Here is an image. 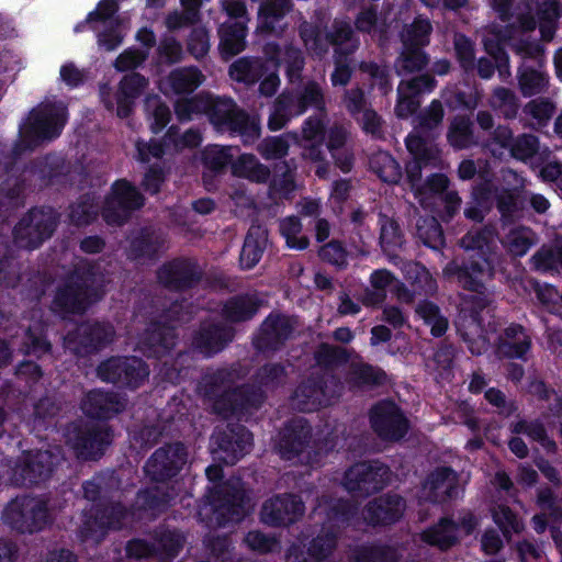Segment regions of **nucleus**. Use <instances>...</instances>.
Instances as JSON below:
<instances>
[{
    "instance_id": "f8f14e48",
    "label": "nucleus",
    "mask_w": 562,
    "mask_h": 562,
    "mask_svg": "<svg viewBox=\"0 0 562 562\" xmlns=\"http://www.w3.org/2000/svg\"><path fill=\"white\" fill-rule=\"evenodd\" d=\"M148 364L136 356H111L97 367V376L120 389L135 391L149 376Z\"/></svg>"
},
{
    "instance_id": "a18cd8bd",
    "label": "nucleus",
    "mask_w": 562,
    "mask_h": 562,
    "mask_svg": "<svg viewBox=\"0 0 562 562\" xmlns=\"http://www.w3.org/2000/svg\"><path fill=\"white\" fill-rule=\"evenodd\" d=\"M349 559L351 562H398L400 553L391 544L373 541L355 546Z\"/></svg>"
},
{
    "instance_id": "69168bd1",
    "label": "nucleus",
    "mask_w": 562,
    "mask_h": 562,
    "mask_svg": "<svg viewBox=\"0 0 562 562\" xmlns=\"http://www.w3.org/2000/svg\"><path fill=\"white\" fill-rule=\"evenodd\" d=\"M166 139L170 143L172 153H180L187 148L194 149L202 143V134L199 128L190 127L184 133H180L178 125H171L166 132Z\"/></svg>"
},
{
    "instance_id": "f704fd0d",
    "label": "nucleus",
    "mask_w": 562,
    "mask_h": 562,
    "mask_svg": "<svg viewBox=\"0 0 562 562\" xmlns=\"http://www.w3.org/2000/svg\"><path fill=\"white\" fill-rule=\"evenodd\" d=\"M531 337L518 323H510L497 338V351L507 359H526L531 349Z\"/></svg>"
},
{
    "instance_id": "3c124183",
    "label": "nucleus",
    "mask_w": 562,
    "mask_h": 562,
    "mask_svg": "<svg viewBox=\"0 0 562 562\" xmlns=\"http://www.w3.org/2000/svg\"><path fill=\"white\" fill-rule=\"evenodd\" d=\"M429 63V56L422 47L402 44V49L394 61L398 76L422 71Z\"/></svg>"
},
{
    "instance_id": "a211bd4d",
    "label": "nucleus",
    "mask_w": 562,
    "mask_h": 562,
    "mask_svg": "<svg viewBox=\"0 0 562 562\" xmlns=\"http://www.w3.org/2000/svg\"><path fill=\"white\" fill-rule=\"evenodd\" d=\"M156 278L164 289L186 293L200 285L204 270L195 258L179 256L165 261L157 269Z\"/></svg>"
},
{
    "instance_id": "f257e3e1",
    "label": "nucleus",
    "mask_w": 562,
    "mask_h": 562,
    "mask_svg": "<svg viewBox=\"0 0 562 562\" xmlns=\"http://www.w3.org/2000/svg\"><path fill=\"white\" fill-rule=\"evenodd\" d=\"M105 283L99 263L80 259L55 288L48 308L60 319L81 316L104 297Z\"/></svg>"
},
{
    "instance_id": "a878e982",
    "label": "nucleus",
    "mask_w": 562,
    "mask_h": 562,
    "mask_svg": "<svg viewBox=\"0 0 562 562\" xmlns=\"http://www.w3.org/2000/svg\"><path fill=\"white\" fill-rule=\"evenodd\" d=\"M234 327L223 323L202 322L193 333L191 345L205 358L223 351L235 338Z\"/></svg>"
},
{
    "instance_id": "6ab92c4d",
    "label": "nucleus",
    "mask_w": 562,
    "mask_h": 562,
    "mask_svg": "<svg viewBox=\"0 0 562 562\" xmlns=\"http://www.w3.org/2000/svg\"><path fill=\"white\" fill-rule=\"evenodd\" d=\"M390 468L378 461L351 465L344 474V487L355 497H368L381 492L390 482Z\"/></svg>"
},
{
    "instance_id": "c756f323",
    "label": "nucleus",
    "mask_w": 562,
    "mask_h": 562,
    "mask_svg": "<svg viewBox=\"0 0 562 562\" xmlns=\"http://www.w3.org/2000/svg\"><path fill=\"white\" fill-rule=\"evenodd\" d=\"M312 439V427L305 418H293L284 424L279 432L278 449L281 457L292 460L308 447Z\"/></svg>"
},
{
    "instance_id": "4be33fe9",
    "label": "nucleus",
    "mask_w": 562,
    "mask_h": 562,
    "mask_svg": "<svg viewBox=\"0 0 562 562\" xmlns=\"http://www.w3.org/2000/svg\"><path fill=\"white\" fill-rule=\"evenodd\" d=\"M251 431L241 424L227 425L212 435L213 453L226 465L236 464L252 446Z\"/></svg>"
},
{
    "instance_id": "6e6552de",
    "label": "nucleus",
    "mask_w": 562,
    "mask_h": 562,
    "mask_svg": "<svg viewBox=\"0 0 562 562\" xmlns=\"http://www.w3.org/2000/svg\"><path fill=\"white\" fill-rule=\"evenodd\" d=\"M66 438L78 459L98 461L112 445L114 430L106 424L77 420L67 427Z\"/></svg>"
},
{
    "instance_id": "20e7f679",
    "label": "nucleus",
    "mask_w": 562,
    "mask_h": 562,
    "mask_svg": "<svg viewBox=\"0 0 562 562\" xmlns=\"http://www.w3.org/2000/svg\"><path fill=\"white\" fill-rule=\"evenodd\" d=\"M467 256L456 258L443 268L448 278L470 292H482L486 279L494 276V259L490 240L483 231L468 232L460 240Z\"/></svg>"
},
{
    "instance_id": "79ce46f5",
    "label": "nucleus",
    "mask_w": 562,
    "mask_h": 562,
    "mask_svg": "<svg viewBox=\"0 0 562 562\" xmlns=\"http://www.w3.org/2000/svg\"><path fill=\"white\" fill-rule=\"evenodd\" d=\"M247 26L241 22L223 24L218 29V52L224 60H229L246 47Z\"/></svg>"
},
{
    "instance_id": "2f4dec72",
    "label": "nucleus",
    "mask_w": 562,
    "mask_h": 562,
    "mask_svg": "<svg viewBox=\"0 0 562 562\" xmlns=\"http://www.w3.org/2000/svg\"><path fill=\"white\" fill-rule=\"evenodd\" d=\"M263 303L257 292L237 293L224 301L221 316L229 324L247 323L259 313Z\"/></svg>"
},
{
    "instance_id": "de8ad7c7",
    "label": "nucleus",
    "mask_w": 562,
    "mask_h": 562,
    "mask_svg": "<svg viewBox=\"0 0 562 562\" xmlns=\"http://www.w3.org/2000/svg\"><path fill=\"white\" fill-rule=\"evenodd\" d=\"M233 155L231 147L220 145H207L201 153V161L206 171L203 172V181L207 184L209 173L214 176L224 173L232 164Z\"/></svg>"
},
{
    "instance_id": "774afa93",
    "label": "nucleus",
    "mask_w": 562,
    "mask_h": 562,
    "mask_svg": "<svg viewBox=\"0 0 562 562\" xmlns=\"http://www.w3.org/2000/svg\"><path fill=\"white\" fill-rule=\"evenodd\" d=\"M358 69L369 76L372 87L375 86L382 95L392 91L391 72L387 66H381L373 60H362Z\"/></svg>"
},
{
    "instance_id": "b1692460",
    "label": "nucleus",
    "mask_w": 562,
    "mask_h": 562,
    "mask_svg": "<svg viewBox=\"0 0 562 562\" xmlns=\"http://www.w3.org/2000/svg\"><path fill=\"white\" fill-rule=\"evenodd\" d=\"M294 325L285 314L271 312L260 324L258 334L252 339L255 349L259 352L280 351L292 337Z\"/></svg>"
},
{
    "instance_id": "f03ea898",
    "label": "nucleus",
    "mask_w": 562,
    "mask_h": 562,
    "mask_svg": "<svg viewBox=\"0 0 562 562\" xmlns=\"http://www.w3.org/2000/svg\"><path fill=\"white\" fill-rule=\"evenodd\" d=\"M205 475L214 485L209 488L203 504L199 505L198 517L209 528H225L245 519L248 515V496L239 481H224L223 468L211 464Z\"/></svg>"
},
{
    "instance_id": "412c9836",
    "label": "nucleus",
    "mask_w": 562,
    "mask_h": 562,
    "mask_svg": "<svg viewBox=\"0 0 562 562\" xmlns=\"http://www.w3.org/2000/svg\"><path fill=\"white\" fill-rule=\"evenodd\" d=\"M519 52L524 54V60L516 74L519 92L525 98L546 93L549 89L550 77L544 61L539 58L540 46L525 44L519 47Z\"/></svg>"
},
{
    "instance_id": "bb28decb",
    "label": "nucleus",
    "mask_w": 562,
    "mask_h": 562,
    "mask_svg": "<svg viewBox=\"0 0 562 562\" xmlns=\"http://www.w3.org/2000/svg\"><path fill=\"white\" fill-rule=\"evenodd\" d=\"M406 508L405 499L386 493L369 501L363 508V518L371 527H387L401 520Z\"/></svg>"
},
{
    "instance_id": "8fccbe9b",
    "label": "nucleus",
    "mask_w": 562,
    "mask_h": 562,
    "mask_svg": "<svg viewBox=\"0 0 562 562\" xmlns=\"http://www.w3.org/2000/svg\"><path fill=\"white\" fill-rule=\"evenodd\" d=\"M203 78L198 67L190 66L171 70L167 80L176 94H190L201 86Z\"/></svg>"
},
{
    "instance_id": "864d4df0",
    "label": "nucleus",
    "mask_w": 562,
    "mask_h": 562,
    "mask_svg": "<svg viewBox=\"0 0 562 562\" xmlns=\"http://www.w3.org/2000/svg\"><path fill=\"white\" fill-rule=\"evenodd\" d=\"M535 271L558 277L562 273V246L541 247L531 257Z\"/></svg>"
},
{
    "instance_id": "0eeeda50",
    "label": "nucleus",
    "mask_w": 562,
    "mask_h": 562,
    "mask_svg": "<svg viewBox=\"0 0 562 562\" xmlns=\"http://www.w3.org/2000/svg\"><path fill=\"white\" fill-rule=\"evenodd\" d=\"M128 514L127 506L120 501L93 504L77 530V538L81 543L97 546L109 531L123 529Z\"/></svg>"
},
{
    "instance_id": "e2e57ef3",
    "label": "nucleus",
    "mask_w": 562,
    "mask_h": 562,
    "mask_svg": "<svg viewBox=\"0 0 562 562\" xmlns=\"http://www.w3.org/2000/svg\"><path fill=\"white\" fill-rule=\"evenodd\" d=\"M496 209L505 221L513 220L525 210L526 199L512 189H502L495 194Z\"/></svg>"
},
{
    "instance_id": "72a5a7b5",
    "label": "nucleus",
    "mask_w": 562,
    "mask_h": 562,
    "mask_svg": "<svg viewBox=\"0 0 562 562\" xmlns=\"http://www.w3.org/2000/svg\"><path fill=\"white\" fill-rule=\"evenodd\" d=\"M293 9L291 0H262L258 9L257 32L263 35H282V20Z\"/></svg>"
},
{
    "instance_id": "338daca9",
    "label": "nucleus",
    "mask_w": 562,
    "mask_h": 562,
    "mask_svg": "<svg viewBox=\"0 0 562 562\" xmlns=\"http://www.w3.org/2000/svg\"><path fill=\"white\" fill-rule=\"evenodd\" d=\"M234 373L228 368H217L203 375L202 386L206 400L214 397L218 393L232 387Z\"/></svg>"
},
{
    "instance_id": "09e8293b",
    "label": "nucleus",
    "mask_w": 562,
    "mask_h": 562,
    "mask_svg": "<svg viewBox=\"0 0 562 562\" xmlns=\"http://www.w3.org/2000/svg\"><path fill=\"white\" fill-rule=\"evenodd\" d=\"M447 142L454 149H467L476 144L473 122L467 115H457L449 124Z\"/></svg>"
},
{
    "instance_id": "5fc2aeb1",
    "label": "nucleus",
    "mask_w": 562,
    "mask_h": 562,
    "mask_svg": "<svg viewBox=\"0 0 562 562\" xmlns=\"http://www.w3.org/2000/svg\"><path fill=\"white\" fill-rule=\"evenodd\" d=\"M98 214V203L91 193L79 195L77 201L69 205V222L76 227L90 225L97 220Z\"/></svg>"
},
{
    "instance_id": "603ef678",
    "label": "nucleus",
    "mask_w": 562,
    "mask_h": 562,
    "mask_svg": "<svg viewBox=\"0 0 562 562\" xmlns=\"http://www.w3.org/2000/svg\"><path fill=\"white\" fill-rule=\"evenodd\" d=\"M60 411V404L55 398L49 396L41 397L33 405L31 417L33 429L41 431L55 426Z\"/></svg>"
},
{
    "instance_id": "052dcab7",
    "label": "nucleus",
    "mask_w": 562,
    "mask_h": 562,
    "mask_svg": "<svg viewBox=\"0 0 562 562\" xmlns=\"http://www.w3.org/2000/svg\"><path fill=\"white\" fill-rule=\"evenodd\" d=\"M300 135L296 132H288L279 136H269L258 145V151L266 160L281 159L288 155L290 143H299Z\"/></svg>"
},
{
    "instance_id": "a19ab883",
    "label": "nucleus",
    "mask_w": 562,
    "mask_h": 562,
    "mask_svg": "<svg viewBox=\"0 0 562 562\" xmlns=\"http://www.w3.org/2000/svg\"><path fill=\"white\" fill-rule=\"evenodd\" d=\"M459 524L452 517L443 516L437 524L426 528L420 533L423 542L440 551H448L459 543Z\"/></svg>"
},
{
    "instance_id": "680f3d73",
    "label": "nucleus",
    "mask_w": 562,
    "mask_h": 562,
    "mask_svg": "<svg viewBox=\"0 0 562 562\" xmlns=\"http://www.w3.org/2000/svg\"><path fill=\"white\" fill-rule=\"evenodd\" d=\"M350 351L341 346L322 342L314 353L316 363L324 369H336L349 362Z\"/></svg>"
},
{
    "instance_id": "39448f33",
    "label": "nucleus",
    "mask_w": 562,
    "mask_h": 562,
    "mask_svg": "<svg viewBox=\"0 0 562 562\" xmlns=\"http://www.w3.org/2000/svg\"><path fill=\"white\" fill-rule=\"evenodd\" d=\"M299 35L308 53L317 58L325 57L329 47H334V55L349 57L360 46L353 26L346 19L336 18L329 26L323 20L303 21Z\"/></svg>"
},
{
    "instance_id": "dca6fc26",
    "label": "nucleus",
    "mask_w": 562,
    "mask_h": 562,
    "mask_svg": "<svg viewBox=\"0 0 562 562\" xmlns=\"http://www.w3.org/2000/svg\"><path fill=\"white\" fill-rule=\"evenodd\" d=\"M267 400L266 392L254 384H241L209 398L212 411L223 419L239 417L252 409H259Z\"/></svg>"
},
{
    "instance_id": "6e6d98bb",
    "label": "nucleus",
    "mask_w": 562,
    "mask_h": 562,
    "mask_svg": "<svg viewBox=\"0 0 562 562\" xmlns=\"http://www.w3.org/2000/svg\"><path fill=\"white\" fill-rule=\"evenodd\" d=\"M338 532L334 529L321 528V531L307 544L306 553L310 562L325 561L336 549Z\"/></svg>"
},
{
    "instance_id": "7ed1b4c3",
    "label": "nucleus",
    "mask_w": 562,
    "mask_h": 562,
    "mask_svg": "<svg viewBox=\"0 0 562 562\" xmlns=\"http://www.w3.org/2000/svg\"><path fill=\"white\" fill-rule=\"evenodd\" d=\"M69 168L63 156L47 153L32 159L18 176H9L0 183V220L8 216L11 209L18 205L25 191L31 188L27 181H34L38 189L63 183Z\"/></svg>"
},
{
    "instance_id": "c85d7f7f",
    "label": "nucleus",
    "mask_w": 562,
    "mask_h": 562,
    "mask_svg": "<svg viewBox=\"0 0 562 562\" xmlns=\"http://www.w3.org/2000/svg\"><path fill=\"white\" fill-rule=\"evenodd\" d=\"M166 244L160 231L151 226H143L128 237L127 258L135 262L155 261L159 258Z\"/></svg>"
},
{
    "instance_id": "5701e85b",
    "label": "nucleus",
    "mask_w": 562,
    "mask_h": 562,
    "mask_svg": "<svg viewBox=\"0 0 562 562\" xmlns=\"http://www.w3.org/2000/svg\"><path fill=\"white\" fill-rule=\"evenodd\" d=\"M305 513L302 497L294 493L277 494L267 499L260 512L261 521L270 527H288Z\"/></svg>"
},
{
    "instance_id": "4c0bfd02",
    "label": "nucleus",
    "mask_w": 562,
    "mask_h": 562,
    "mask_svg": "<svg viewBox=\"0 0 562 562\" xmlns=\"http://www.w3.org/2000/svg\"><path fill=\"white\" fill-rule=\"evenodd\" d=\"M426 485L434 503H446L458 494V473L451 467H437L427 475Z\"/></svg>"
},
{
    "instance_id": "aec40b11",
    "label": "nucleus",
    "mask_w": 562,
    "mask_h": 562,
    "mask_svg": "<svg viewBox=\"0 0 562 562\" xmlns=\"http://www.w3.org/2000/svg\"><path fill=\"white\" fill-rule=\"evenodd\" d=\"M114 336L115 330L110 323L83 321L68 331L65 341L74 355L88 357L105 349Z\"/></svg>"
},
{
    "instance_id": "2eb2a0df",
    "label": "nucleus",
    "mask_w": 562,
    "mask_h": 562,
    "mask_svg": "<svg viewBox=\"0 0 562 562\" xmlns=\"http://www.w3.org/2000/svg\"><path fill=\"white\" fill-rule=\"evenodd\" d=\"M144 204L145 196L132 182L126 179H117L112 183L110 192L104 199L101 215L108 225L122 226Z\"/></svg>"
},
{
    "instance_id": "ea45409f",
    "label": "nucleus",
    "mask_w": 562,
    "mask_h": 562,
    "mask_svg": "<svg viewBox=\"0 0 562 562\" xmlns=\"http://www.w3.org/2000/svg\"><path fill=\"white\" fill-rule=\"evenodd\" d=\"M204 112L210 123L221 132H228L241 109L232 98L210 97L205 100Z\"/></svg>"
},
{
    "instance_id": "4468645a",
    "label": "nucleus",
    "mask_w": 562,
    "mask_h": 562,
    "mask_svg": "<svg viewBox=\"0 0 562 562\" xmlns=\"http://www.w3.org/2000/svg\"><path fill=\"white\" fill-rule=\"evenodd\" d=\"M60 451H23L12 469L11 481L16 486L32 487L46 482L60 463Z\"/></svg>"
},
{
    "instance_id": "0e129e2a",
    "label": "nucleus",
    "mask_w": 562,
    "mask_h": 562,
    "mask_svg": "<svg viewBox=\"0 0 562 562\" xmlns=\"http://www.w3.org/2000/svg\"><path fill=\"white\" fill-rule=\"evenodd\" d=\"M21 350L26 356L41 358L50 352L52 344L41 326H29L22 339Z\"/></svg>"
},
{
    "instance_id": "473e14b6",
    "label": "nucleus",
    "mask_w": 562,
    "mask_h": 562,
    "mask_svg": "<svg viewBox=\"0 0 562 562\" xmlns=\"http://www.w3.org/2000/svg\"><path fill=\"white\" fill-rule=\"evenodd\" d=\"M318 508L324 514L323 528L334 529L338 535L340 530L352 521L358 513V507L346 498H333L323 495L318 498Z\"/></svg>"
},
{
    "instance_id": "c9c22d12",
    "label": "nucleus",
    "mask_w": 562,
    "mask_h": 562,
    "mask_svg": "<svg viewBox=\"0 0 562 562\" xmlns=\"http://www.w3.org/2000/svg\"><path fill=\"white\" fill-rule=\"evenodd\" d=\"M289 99L290 105L293 109L294 115H302L308 109H314L317 112H326V101L322 87L315 80L306 81L302 87L292 91H283Z\"/></svg>"
},
{
    "instance_id": "7c9ffc66",
    "label": "nucleus",
    "mask_w": 562,
    "mask_h": 562,
    "mask_svg": "<svg viewBox=\"0 0 562 562\" xmlns=\"http://www.w3.org/2000/svg\"><path fill=\"white\" fill-rule=\"evenodd\" d=\"M171 501V493L158 485L139 488L132 505L127 507L128 518L156 517L168 509Z\"/></svg>"
},
{
    "instance_id": "9d476101",
    "label": "nucleus",
    "mask_w": 562,
    "mask_h": 562,
    "mask_svg": "<svg viewBox=\"0 0 562 562\" xmlns=\"http://www.w3.org/2000/svg\"><path fill=\"white\" fill-rule=\"evenodd\" d=\"M58 223L59 213L53 206L32 207L13 227V241L19 248L36 249L52 237Z\"/></svg>"
},
{
    "instance_id": "f3484780",
    "label": "nucleus",
    "mask_w": 562,
    "mask_h": 562,
    "mask_svg": "<svg viewBox=\"0 0 562 562\" xmlns=\"http://www.w3.org/2000/svg\"><path fill=\"white\" fill-rule=\"evenodd\" d=\"M369 423L372 431L384 442H400L411 428L409 419L391 398L380 400L371 406Z\"/></svg>"
},
{
    "instance_id": "4d7b16f0",
    "label": "nucleus",
    "mask_w": 562,
    "mask_h": 562,
    "mask_svg": "<svg viewBox=\"0 0 562 562\" xmlns=\"http://www.w3.org/2000/svg\"><path fill=\"white\" fill-rule=\"evenodd\" d=\"M370 167L372 171L386 183L396 184L403 177L400 162L389 153L379 151L371 156Z\"/></svg>"
},
{
    "instance_id": "c03bdc74",
    "label": "nucleus",
    "mask_w": 562,
    "mask_h": 562,
    "mask_svg": "<svg viewBox=\"0 0 562 562\" xmlns=\"http://www.w3.org/2000/svg\"><path fill=\"white\" fill-rule=\"evenodd\" d=\"M155 555L162 562H171L178 557L184 544L183 535L166 526H159L154 530Z\"/></svg>"
},
{
    "instance_id": "ddd939ff",
    "label": "nucleus",
    "mask_w": 562,
    "mask_h": 562,
    "mask_svg": "<svg viewBox=\"0 0 562 562\" xmlns=\"http://www.w3.org/2000/svg\"><path fill=\"white\" fill-rule=\"evenodd\" d=\"M340 381L335 376L312 373L302 380L291 395L293 406L303 413L318 411L330 405L331 400L339 397Z\"/></svg>"
},
{
    "instance_id": "58836bf2",
    "label": "nucleus",
    "mask_w": 562,
    "mask_h": 562,
    "mask_svg": "<svg viewBox=\"0 0 562 562\" xmlns=\"http://www.w3.org/2000/svg\"><path fill=\"white\" fill-rule=\"evenodd\" d=\"M347 381L352 389L373 391L385 386L389 376L382 368L360 361L351 363Z\"/></svg>"
},
{
    "instance_id": "393cba45",
    "label": "nucleus",
    "mask_w": 562,
    "mask_h": 562,
    "mask_svg": "<svg viewBox=\"0 0 562 562\" xmlns=\"http://www.w3.org/2000/svg\"><path fill=\"white\" fill-rule=\"evenodd\" d=\"M126 407V398L114 391L92 389L88 391L81 402L80 409L89 420L106 422L114 418Z\"/></svg>"
},
{
    "instance_id": "13d9d810",
    "label": "nucleus",
    "mask_w": 562,
    "mask_h": 562,
    "mask_svg": "<svg viewBox=\"0 0 562 562\" xmlns=\"http://www.w3.org/2000/svg\"><path fill=\"white\" fill-rule=\"evenodd\" d=\"M416 314L424 324L430 327V334L435 338L442 337L449 327L448 318L441 313L440 307L432 301L423 300L416 306Z\"/></svg>"
},
{
    "instance_id": "9b49d317",
    "label": "nucleus",
    "mask_w": 562,
    "mask_h": 562,
    "mask_svg": "<svg viewBox=\"0 0 562 562\" xmlns=\"http://www.w3.org/2000/svg\"><path fill=\"white\" fill-rule=\"evenodd\" d=\"M189 460V451L182 441L166 442L157 448L144 464L145 476L156 484L177 482Z\"/></svg>"
},
{
    "instance_id": "e433bc0d",
    "label": "nucleus",
    "mask_w": 562,
    "mask_h": 562,
    "mask_svg": "<svg viewBox=\"0 0 562 562\" xmlns=\"http://www.w3.org/2000/svg\"><path fill=\"white\" fill-rule=\"evenodd\" d=\"M267 245L268 229L260 224H251L239 252V268L244 271L254 269L261 260Z\"/></svg>"
},
{
    "instance_id": "37998d69",
    "label": "nucleus",
    "mask_w": 562,
    "mask_h": 562,
    "mask_svg": "<svg viewBox=\"0 0 562 562\" xmlns=\"http://www.w3.org/2000/svg\"><path fill=\"white\" fill-rule=\"evenodd\" d=\"M269 68L261 57L244 56L236 59L228 69L229 77L239 83L252 86L257 83Z\"/></svg>"
},
{
    "instance_id": "1a4fd4ad",
    "label": "nucleus",
    "mask_w": 562,
    "mask_h": 562,
    "mask_svg": "<svg viewBox=\"0 0 562 562\" xmlns=\"http://www.w3.org/2000/svg\"><path fill=\"white\" fill-rule=\"evenodd\" d=\"M2 520L12 530L30 535L44 530L52 522L47 501L26 494L5 505Z\"/></svg>"
},
{
    "instance_id": "bf43d9fd",
    "label": "nucleus",
    "mask_w": 562,
    "mask_h": 562,
    "mask_svg": "<svg viewBox=\"0 0 562 562\" xmlns=\"http://www.w3.org/2000/svg\"><path fill=\"white\" fill-rule=\"evenodd\" d=\"M288 376V371L284 364L281 362H267L259 367L255 374L254 381L256 387L269 391H276L282 386Z\"/></svg>"
},
{
    "instance_id": "49530a36",
    "label": "nucleus",
    "mask_w": 562,
    "mask_h": 562,
    "mask_svg": "<svg viewBox=\"0 0 562 562\" xmlns=\"http://www.w3.org/2000/svg\"><path fill=\"white\" fill-rule=\"evenodd\" d=\"M487 102L496 115L506 121H514L517 119L521 109V102L516 92L504 86L495 87L492 90Z\"/></svg>"
},
{
    "instance_id": "423d86ee",
    "label": "nucleus",
    "mask_w": 562,
    "mask_h": 562,
    "mask_svg": "<svg viewBox=\"0 0 562 562\" xmlns=\"http://www.w3.org/2000/svg\"><path fill=\"white\" fill-rule=\"evenodd\" d=\"M66 121L67 110L63 105L46 103L33 108L19 126V139L13 146V153L21 155L27 150H34L46 140L57 138Z\"/></svg>"
},
{
    "instance_id": "cd10ccee",
    "label": "nucleus",
    "mask_w": 562,
    "mask_h": 562,
    "mask_svg": "<svg viewBox=\"0 0 562 562\" xmlns=\"http://www.w3.org/2000/svg\"><path fill=\"white\" fill-rule=\"evenodd\" d=\"M177 340L176 326L153 321L139 339V350L146 358L161 359L170 355Z\"/></svg>"
}]
</instances>
